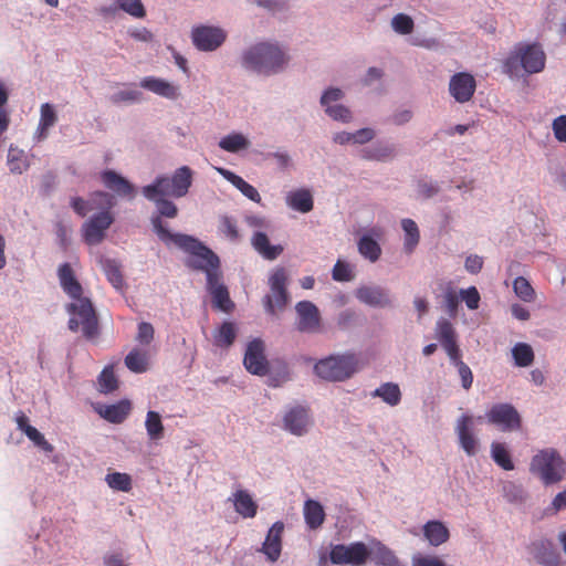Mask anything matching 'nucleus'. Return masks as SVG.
<instances>
[{
  "label": "nucleus",
  "mask_w": 566,
  "mask_h": 566,
  "mask_svg": "<svg viewBox=\"0 0 566 566\" xmlns=\"http://www.w3.org/2000/svg\"><path fill=\"white\" fill-rule=\"evenodd\" d=\"M237 181L238 184L234 187L239 189L242 192V195H244L247 198L256 203L261 202V196L255 187L247 182L243 178Z\"/></svg>",
  "instance_id": "nucleus-60"
},
{
  "label": "nucleus",
  "mask_w": 566,
  "mask_h": 566,
  "mask_svg": "<svg viewBox=\"0 0 566 566\" xmlns=\"http://www.w3.org/2000/svg\"><path fill=\"white\" fill-rule=\"evenodd\" d=\"M284 429L294 436H303L311 424L308 409L303 406L292 407L283 418Z\"/></svg>",
  "instance_id": "nucleus-18"
},
{
  "label": "nucleus",
  "mask_w": 566,
  "mask_h": 566,
  "mask_svg": "<svg viewBox=\"0 0 566 566\" xmlns=\"http://www.w3.org/2000/svg\"><path fill=\"white\" fill-rule=\"evenodd\" d=\"M412 566H446L437 556L416 555L412 558Z\"/></svg>",
  "instance_id": "nucleus-64"
},
{
  "label": "nucleus",
  "mask_w": 566,
  "mask_h": 566,
  "mask_svg": "<svg viewBox=\"0 0 566 566\" xmlns=\"http://www.w3.org/2000/svg\"><path fill=\"white\" fill-rule=\"evenodd\" d=\"M139 85L153 92L154 94H157L161 97L168 98V99H177L179 96L178 88L169 83L166 80L158 78L155 76H146L144 77Z\"/></svg>",
  "instance_id": "nucleus-24"
},
{
  "label": "nucleus",
  "mask_w": 566,
  "mask_h": 566,
  "mask_svg": "<svg viewBox=\"0 0 566 566\" xmlns=\"http://www.w3.org/2000/svg\"><path fill=\"white\" fill-rule=\"evenodd\" d=\"M234 510L244 518H252L258 513V504L245 490H238L233 493L232 499Z\"/></svg>",
  "instance_id": "nucleus-26"
},
{
  "label": "nucleus",
  "mask_w": 566,
  "mask_h": 566,
  "mask_svg": "<svg viewBox=\"0 0 566 566\" xmlns=\"http://www.w3.org/2000/svg\"><path fill=\"white\" fill-rule=\"evenodd\" d=\"M75 302L67 306L72 315L69 321V328L77 332L81 327L83 335L92 339L98 334V322L92 302L87 297L80 296Z\"/></svg>",
  "instance_id": "nucleus-8"
},
{
  "label": "nucleus",
  "mask_w": 566,
  "mask_h": 566,
  "mask_svg": "<svg viewBox=\"0 0 566 566\" xmlns=\"http://www.w3.org/2000/svg\"><path fill=\"white\" fill-rule=\"evenodd\" d=\"M357 245L359 253L370 262H376L380 258L381 248L377 241L369 235L361 237Z\"/></svg>",
  "instance_id": "nucleus-40"
},
{
  "label": "nucleus",
  "mask_w": 566,
  "mask_h": 566,
  "mask_svg": "<svg viewBox=\"0 0 566 566\" xmlns=\"http://www.w3.org/2000/svg\"><path fill=\"white\" fill-rule=\"evenodd\" d=\"M552 129L558 142L566 143V115L556 117L553 120Z\"/></svg>",
  "instance_id": "nucleus-63"
},
{
  "label": "nucleus",
  "mask_w": 566,
  "mask_h": 566,
  "mask_svg": "<svg viewBox=\"0 0 566 566\" xmlns=\"http://www.w3.org/2000/svg\"><path fill=\"white\" fill-rule=\"evenodd\" d=\"M108 486L116 491L129 492L132 490V478L127 473H108L105 478Z\"/></svg>",
  "instance_id": "nucleus-49"
},
{
  "label": "nucleus",
  "mask_w": 566,
  "mask_h": 566,
  "mask_svg": "<svg viewBox=\"0 0 566 566\" xmlns=\"http://www.w3.org/2000/svg\"><path fill=\"white\" fill-rule=\"evenodd\" d=\"M101 417L112 423H122L130 411V403L127 400H122L114 405L102 406L97 409Z\"/></svg>",
  "instance_id": "nucleus-27"
},
{
  "label": "nucleus",
  "mask_w": 566,
  "mask_h": 566,
  "mask_svg": "<svg viewBox=\"0 0 566 566\" xmlns=\"http://www.w3.org/2000/svg\"><path fill=\"white\" fill-rule=\"evenodd\" d=\"M191 185L192 170L188 166H182L171 177H157L153 184L143 187L142 192L147 199H155L156 195L181 198L188 193Z\"/></svg>",
  "instance_id": "nucleus-4"
},
{
  "label": "nucleus",
  "mask_w": 566,
  "mask_h": 566,
  "mask_svg": "<svg viewBox=\"0 0 566 566\" xmlns=\"http://www.w3.org/2000/svg\"><path fill=\"white\" fill-rule=\"evenodd\" d=\"M423 535L433 546H439L449 539L450 533L440 521H429L423 526Z\"/></svg>",
  "instance_id": "nucleus-32"
},
{
  "label": "nucleus",
  "mask_w": 566,
  "mask_h": 566,
  "mask_svg": "<svg viewBox=\"0 0 566 566\" xmlns=\"http://www.w3.org/2000/svg\"><path fill=\"white\" fill-rule=\"evenodd\" d=\"M264 350V343L260 338H255L248 344L243 358V365L245 369L252 375H268L269 361L265 357Z\"/></svg>",
  "instance_id": "nucleus-12"
},
{
  "label": "nucleus",
  "mask_w": 566,
  "mask_h": 566,
  "mask_svg": "<svg viewBox=\"0 0 566 566\" xmlns=\"http://www.w3.org/2000/svg\"><path fill=\"white\" fill-rule=\"evenodd\" d=\"M491 455L493 461L503 470L511 471L514 469L511 454L503 443L493 442L491 446Z\"/></svg>",
  "instance_id": "nucleus-43"
},
{
  "label": "nucleus",
  "mask_w": 566,
  "mask_h": 566,
  "mask_svg": "<svg viewBox=\"0 0 566 566\" xmlns=\"http://www.w3.org/2000/svg\"><path fill=\"white\" fill-rule=\"evenodd\" d=\"M95 196L103 200V205L101 207L103 211L92 216L82 226V235L85 243L88 245H96L101 243L105 239L106 230L114 222V216L111 212V209L114 206L113 196L103 191H96Z\"/></svg>",
  "instance_id": "nucleus-6"
},
{
  "label": "nucleus",
  "mask_w": 566,
  "mask_h": 566,
  "mask_svg": "<svg viewBox=\"0 0 566 566\" xmlns=\"http://www.w3.org/2000/svg\"><path fill=\"white\" fill-rule=\"evenodd\" d=\"M401 226L406 232L405 248L408 252H411L419 242L420 235L418 226L411 219H403Z\"/></svg>",
  "instance_id": "nucleus-51"
},
{
  "label": "nucleus",
  "mask_w": 566,
  "mask_h": 566,
  "mask_svg": "<svg viewBox=\"0 0 566 566\" xmlns=\"http://www.w3.org/2000/svg\"><path fill=\"white\" fill-rule=\"evenodd\" d=\"M454 366L457 367L459 376L461 378L462 387L465 390H469L473 384V374L471 368L463 360H459L458 363L454 364Z\"/></svg>",
  "instance_id": "nucleus-57"
},
{
  "label": "nucleus",
  "mask_w": 566,
  "mask_h": 566,
  "mask_svg": "<svg viewBox=\"0 0 566 566\" xmlns=\"http://www.w3.org/2000/svg\"><path fill=\"white\" fill-rule=\"evenodd\" d=\"M545 60V53L538 44L520 43L506 57L503 67L510 75L517 74L520 67L530 74L538 73L544 69Z\"/></svg>",
  "instance_id": "nucleus-5"
},
{
  "label": "nucleus",
  "mask_w": 566,
  "mask_h": 566,
  "mask_svg": "<svg viewBox=\"0 0 566 566\" xmlns=\"http://www.w3.org/2000/svg\"><path fill=\"white\" fill-rule=\"evenodd\" d=\"M165 197H168L167 195H156L155 199H148L149 201H153L157 206L158 214H154L151 217V221L154 218H159L161 220V217L166 218H175L178 214V208L177 206L170 201L165 199Z\"/></svg>",
  "instance_id": "nucleus-48"
},
{
  "label": "nucleus",
  "mask_w": 566,
  "mask_h": 566,
  "mask_svg": "<svg viewBox=\"0 0 566 566\" xmlns=\"http://www.w3.org/2000/svg\"><path fill=\"white\" fill-rule=\"evenodd\" d=\"M476 90L474 76L468 72H459L451 76L449 93L458 103L469 102Z\"/></svg>",
  "instance_id": "nucleus-13"
},
{
  "label": "nucleus",
  "mask_w": 566,
  "mask_h": 566,
  "mask_svg": "<svg viewBox=\"0 0 566 566\" xmlns=\"http://www.w3.org/2000/svg\"><path fill=\"white\" fill-rule=\"evenodd\" d=\"M356 297L359 302L373 307H386L391 304L388 293L380 286H360L356 290Z\"/></svg>",
  "instance_id": "nucleus-21"
},
{
  "label": "nucleus",
  "mask_w": 566,
  "mask_h": 566,
  "mask_svg": "<svg viewBox=\"0 0 566 566\" xmlns=\"http://www.w3.org/2000/svg\"><path fill=\"white\" fill-rule=\"evenodd\" d=\"M56 120H57V116H56V112H55L54 107L49 103L42 104L41 109H40V122H39V126H38V133H39L40 139H43L48 136V130L52 126H54Z\"/></svg>",
  "instance_id": "nucleus-38"
},
{
  "label": "nucleus",
  "mask_w": 566,
  "mask_h": 566,
  "mask_svg": "<svg viewBox=\"0 0 566 566\" xmlns=\"http://www.w3.org/2000/svg\"><path fill=\"white\" fill-rule=\"evenodd\" d=\"M461 298L465 302L469 310H476L480 303V294L475 286H471L467 290H461Z\"/></svg>",
  "instance_id": "nucleus-58"
},
{
  "label": "nucleus",
  "mask_w": 566,
  "mask_h": 566,
  "mask_svg": "<svg viewBox=\"0 0 566 566\" xmlns=\"http://www.w3.org/2000/svg\"><path fill=\"white\" fill-rule=\"evenodd\" d=\"M437 336L441 346L447 352L451 363L454 365L461 359V350L457 344L455 331L452 324L447 319H440L437 323Z\"/></svg>",
  "instance_id": "nucleus-16"
},
{
  "label": "nucleus",
  "mask_w": 566,
  "mask_h": 566,
  "mask_svg": "<svg viewBox=\"0 0 566 566\" xmlns=\"http://www.w3.org/2000/svg\"><path fill=\"white\" fill-rule=\"evenodd\" d=\"M98 390L102 394H109L118 388V379L115 376L114 367L112 365L106 366L97 378Z\"/></svg>",
  "instance_id": "nucleus-44"
},
{
  "label": "nucleus",
  "mask_w": 566,
  "mask_h": 566,
  "mask_svg": "<svg viewBox=\"0 0 566 566\" xmlns=\"http://www.w3.org/2000/svg\"><path fill=\"white\" fill-rule=\"evenodd\" d=\"M154 327L150 323L143 322L138 325L136 339L143 345H148L154 339Z\"/></svg>",
  "instance_id": "nucleus-62"
},
{
  "label": "nucleus",
  "mask_w": 566,
  "mask_h": 566,
  "mask_svg": "<svg viewBox=\"0 0 566 566\" xmlns=\"http://www.w3.org/2000/svg\"><path fill=\"white\" fill-rule=\"evenodd\" d=\"M237 336V329L233 323L223 322L214 334V344L218 347H230Z\"/></svg>",
  "instance_id": "nucleus-41"
},
{
  "label": "nucleus",
  "mask_w": 566,
  "mask_h": 566,
  "mask_svg": "<svg viewBox=\"0 0 566 566\" xmlns=\"http://www.w3.org/2000/svg\"><path fill=\"white\" fill-rule=\"evenodd\" d=\"M490 424L503 432L517 431L522 427V417L516 408L507 402L494 403L485 413Z\"/></svg>",
  "instance_id": "nucleus-11"
},
{
  "label": "nucleus",
  "mask_w": 566,
  "mask_h": 566,
  "mask_svg": "<svg viewBox=\"0 0 566 566\" xmlns=\"http://www.w3.org/2000/svg\"><path fill=\"white\" fill-rule=\"evenodd\" d=\"M25 436L38 447L51 452L53 447L45 440L44 436L34 427L28 428Z\"/></svg>",
  "instance_id": "nucleus-61"
},
{
  "label": "nucleus",
  "mask_w": 566,
  "mask_h": 566,
  "mask_svg": "<svg viewBox=\"0 0 566 566\" xmlns=\"http://www.w3.org/2000/svg\"><path fill=\"white\" fill-rule=\"evenodd\" d=\"M392 29L399 34H410L413 30V20L405 13L396 14L391 20Z\"/></svg>",
  "instance_id": "nucleus-53"
},
{
  "label": "nucleus",
  "mask_w": 566,
  "mask_h": 566,
  "mask_svg": "<svg viewBox=\"0 0 566 566\" xmlns=\"http://www.w3.org/2000/svg\"><path fill=\"white\" fill-rule=\"evenodd\" d=\"M513 290L516 296L524 302H533L535 300V291L524 276H518L514 280Z\"/></svg>",
  "instance_id": "nucleus-50"
},
{
  "label": "nucleus",
  "mask_w": 566,
  "mask_h": 566,
  "mask_svg": "<svg viewBox=\"0 0 566 566\" xmlns=\"http://www.w3.org/2000/svg\"><path fill=\"white\" fill-rule=\"evenodd\" d=\"M142 98V93L137 90H123L112 95L111 101L114 104L138 102Z\"/></svg>",
  "instance_id": "nucleus-56"
},
{
  "label": "nucleus",
  "mask_w": 566,
  "mask_h": 566,
  "mask_svg": "<svg viewBox=\"0 0 566 566\" xmlns=\"http://www.w3.org/2000/svg\"><path fill=\"white\" fill-rule=\"evenodd\" d=\"M512 355L518 367H528L534 361L533 348L526 343H517L512 349Z\"/></svg>",
  "instance_id": "nucleus-46"
},
{
  "label": "nucleus",
  "mask_w": 566,
  "mask_h": 566,
  "mask_svg": "<svg viewBox=\"0 0 566 566\" xmlns=\"http://www.w3.org/2000/svg\"><path fill=\"white\" fill-rule=\"evenodd\" d=\"M103 268L107 276V280L111 282V284L115 289L120 290L124 285V277L122 275L118 264L113 260H106L104 262Z\"/></svg>",
  "instance_id": "nucleus-52"
},
{
  "label": "nucleus",
  "mask_w": 566,
  "mask_h": 566,
  "mask_svg": "<svg viewBox=\"0 0 566 566\" xmlns=\"http://www.w3.org/2000/svg\"><path fill=\"white\" fill-rule=\"evenodd\" d=\"M269 386L279 387L290 379L289 366L285 361H277L269 367Z\"/></svg>",
  "instance_id": "nucleus-47"
},
{
  "label": "nucleus",
  "mask_w": 566,
  "mask_h": 566,
  "mask_svg": "<svg viewBox=\"0 0 566 566\" xmlns=\"http://www.w3.org/2000/svg\"><path fill=\"white\" fill-rule=\"evenodd\" d=\"M289 57L275 43L260 42L249 48L242 55L244 67L270 75L283 70Z\"/></svg>",
  "instance_id": "nucleus-2"
},
{
  "label": "nucleus",
  "mask_w": 566,
  "mask_h": 566,
  "mask_svg": "<svg viewBox=\"0 0 566 566\" xmlns=\"http://www.w3.org/2000/svg\"><path fill=\"white\" fill-rule=\"evenodd\" d=\"M358 368V360L354 354L332 355L321 359L314 366L315 374L328 381H344L350 378Z\"/></svg>",
  "instance_id": "nucleus-7"
},
{
  "label": "nucleus",
  "mask_w": 566,
  "mask_h": 566,
  "mask_svg": "<svg viewBox=\"0 0 566 566\" xmlns=\"http://www.w3.org/2000/svg\"><path fill=\"white\" fill-rule=\"evenodd\" d=\"M7 164L12 174L20 175L29 168V160L24 150L12 145L8 150Z\"/></svg>",
  "instance_id": "nucleus-34"
},
{
  "label": "nucleus",
  "mask_w": 566,
  "mask_h": 566,
  "mask_svg": "<svg viewBox=\"0 0 566 566\" xmlns=\"http://www.w3.org/2000/svg\"><path fill=\"white\" fill-rule=\"evenodd\" d=\"M530 472L545 485L557 484L566 474V462L554 448L539 450L533 455Z\"/></svg>",
  "instance_id": "nucleus-3"
},
{
  "label": "nucleus",
  "mask_w": 566,
  "mask_h": 566,
  "mask_svg": "<svg viewBox=\"0 0 566 566\" xmlns=\"http://www.w3.org/2000/svg\"><path fill=\"white\" fill-rule=\"evenodd\" d=\"M286 205L298 212L307 213L313 210V197L310 190L298 189L286 196Z\"/></svg>",
  "instance_id": "nucleus-29"
},
{
  "label": "nucleus",
  "mask_w": 566,
  "mask_h": 566,
  "mask_svg": "<svg viewBox=\"0 0 566 566\" xmlns=\"http://www.w3.org/2000/svg\"><path fill=\"white\" fill-rule=\"evenodd\" d=\"M252 247L266 260H275L282 252L283 247L272 245L264 232H255L251 239Z\"/></svg>",
  "instance_id": "nucleus-28"
},
{
  "label": "nucleus",
  "mask_w": 566,
  "mask_h": 566,
  "mask_svg": "<svg viewBox=\"0 0 566 566\" xmlns=\"http://www.w3.org/2000/svg\"><path fill=\"white\" fill-rule=\"evenodd\" d=\"M283 532L284 523L281 521L275 522L270 527L262 544L261 552L266 556V559L272 563L276 562L281 556Z\"/></svg>",
  "instance_id": "nucleus-20"
},
{
  "label": "nucleus",
  "mask_w": 566,
  "mask_h": 566,
  "mask_svg": "<svg viewBox=\"0 0 566 566\" xmlns=\"http://www.w3.org/2000/svg\"><path fill=\"white\" fill-rule=\"evenodd\" d=\"M145 428L149 440L157 442L165 436L161 417L157 411L149 410L146 415Z\"/></svg>",
  "instance_id": "nucleus-36"
},
{
  "label": "nucleus",
  "mask_w": 566,
  "mask_h": 566,
  "mask_svg": "<svg viewBox=\"0 0 566 566\" xmlns=\"http://www.w3.org/2000/svg\"><path fill=\"white\" fill-rule=\"evenodd\" d=\"M535 559L545 566H560V554L549 539H539L532 544Z\"/></svg>",
  "instance_id": "nucleus-22"
},
{
  "label": "nucleus",
  "mask_w": 566,
  "mask_h": 566,
  "mask_svg": "<svg viewBox=\"0 0 566 566\" xmlns=\"http://www.w3.org/2000/svg\"><path fill=\"white\" fill-rule=\"evenodd\" d=\"M287 282V271L282 266L274 269L269 279L271 293L264 297V306L269 314L274 315L286 306L289 302Z\"/></svg>",
  "instance_id": "nucleus-9"
},
{
  "label": "nucleus",
  "mask_w": 566,
  "mask_h": 566,
  "mask_svg": "<svg viewBox=\"0 0 566 566\" xmlns=\"http://www.w3.org/2000/svg\"><path fill=\"white\" fill-rule=\"evenodd\" d=\"M298 319L296 323L300 332L315 333L319 331L321 316L316 305L310 301H301L295 306Z\"/></svg>",
  "instance_id": "nucleus-15"
},
{
  "label": "nucleus",
  "mask_w": 566,
  "mask_h": 566,
  "mask_svg": "<svg viewBox=\"0 0 566 566\" xmlns=\"http://www.w3.org/2000/svg\"><path fill=\"white\" fill-rule=\"evenodd\" d=\"M118 9L138 19L146 15L145 8L140 0H117L113 6L103 8L101 11L104 14H114Z\"/></svg>",
  "instance_id": "nucleus-31"
},
{
  "label": "nucleus",
  "mask_w": 566,
  "mask_h": 566,
  "mask_svg": "<svg viewBox=\"0 0 566 566\" xmlns=\"http://www.w3.org/2000/svg\"><path fill=\"white\" fill-rule=\"evenodd\" d=\"M192 42L201 51H213L226 40L224 32L219 28L198 27L192 30Z\"/></svg>",
  "instance_id": "nucleus-14"
},
{
  "label": "nucleus",
  "mask_w": 566,
  "mask_h": 566,
  "mask_svg": "<svg viewBox=\"0 0 566 566\" xmlns=\"http://www.w3.org/2000/svg\"><path fill=\"white\" fill-rule=\"evenodd\" d=\"M332 276L337 282H347L353 279V274L348 264L342 261H337L334 265Z\"/></svg>",
  "instance_id": "nucleus-59"
},
{
  "label": "nucleus",
  "mask_w": 566,
  "mask_h": 566,
  "mask_svg": "<svg viewBox=\"0 0 566 566\" xmlns=\"http://www.w3.org/2000/svg\"><path fill=\"white\" fill-rule=\"evenodd\" d=\"M102 205L103 200L99 197H96L95 192L88 200H84L80 197H74L71 200V207L80 217H85L90 211L101 208Z\"/></svg>",
  "instance_id": "nucleus-42"
},
{
  "label": "nucleus",
  "mask_w": 566,
  "mask_h": 566,
  "mask_svg": "<svg viewBox=\"0 0 566 566\" xmlns=\"http://www.w3.org/2000/svg\"><path fill=\"white\" fill-rule=\"evenodd\" d=\"M102 181L106 188L113 190L118 196L128 198H134L135 196L134 186L114 170H105L102 172Z\"/></svg>",
  "instance_id": "nucleus-23"
},
{
  "label": "nucleus",
  "mask_w": 566,
  "mask_h": 566,
  "mask_svg": "<svg viewBox=\"0 0 566 566\" xmlns=\"http://www.w3.org/2000/svg\"><path fill=\"white\" fill-rule=\"evenodd\" d=\"M370 559L376 566H399V559L395 553L379 541L374 542V546L370 549Z\"/></svg>",
  "instance_id": "nucleus-30"
},
{
  "label": "nucleus",
  "mask_w": 566,
  "mask_h": 566,
  "mask_svg": "<svg viewBox=\"0 0 566 566\" xmlns=\"http://www.w3.org/2000/svg\"><path fill=\"white\" fill-rule=\"evenodd\" d=\"M249 145V140L242 134L238 133L227 135L219 142L220 148L229 153H238L242 149H247Z\"/></svg>",
  "instance_id": "nucleus-45"
},
{
  "label": "nucleus",
  "mask_w": 566,
  "mask_h": 566,
  "mask_svg": "<svg viewBox=\"0 0 566 566\" xmlns=\"http://www.w3.org/2000/svg\"><path fill=\"white\" fill-rule=\"evenodd\" d=\"M304 518L311 530H317L325 521V512L319 502L307 500L304 504Z\"/></svg>",
  "instance_id": "nucleus-33"
},
{
  "label": "nucleus",
  "mask_w": 566,
  "mask_h": 566,
  "mask_svg": "<svg viewBox=\"0 0 566 566\" xmlns=\"http://www.w3.org/2000/svg\"><path fill=\"white\" fill-rule=\"evenodd\" d=\"M222 274H210L207 280V289L212 296L213 305L223 312H230L234 307L230 300L227 286L221 282Z\"/></svg>",
  "instance_id": "nucleus-19"
},
{
  "label": "nucleus",
  "mask_w": 566,
  "mask_h": 566,
  "mask_svg": "<svg viewBox=\"0 0 566 566\" xmlns=\"http://www.w3.org/2000/svg\"><path fill=\"white\" fill-rule=\"evenodd\" d=\"M125 365L133 373H145L148 369L147 352L138 348L132 349L125 357Z\"/></svg>",
  "instance_id": "nucleus-37"
},
{
  "label": "nucleus",
  "mask_w": 566,
  "mask_h": 566,
  "mask_svg": "<svg viewBox=\"0 0 566 566\" xmlns=\"http://www.w3.org/2000/svg\"><path fill=\"white\" fill-rule=\"evenodd\" d=\"M371 555L364 542H353L348 545H332L329 560L334 565L364 566Z\"/></svg>",
  "instance_id": "nucleus-10"
},
{
  "label": "nucleus",
  "mask_w": 566,
  "mask_h": 566,
  "mask_svg": "<svg viewBox=\"0 0 566 566\" xmlns=\"http://www.w3.org/2000/svg\"><path fill=\"white\" fill-rule=\"evenodd\" d=\"M443 305L447 313L451 317H455L459 307V295L450 284L447 286L443 293Z\"/></svg>",
  "instance_id": "nucleus-54"
},
{
  "label": "nucleus",
  "mask_w": 566,
  "mask_h": 566,
  "mask_svg": "<svg viewBox=\"0 0 566 566\" xmlns=\"http://www.w3.org/2000/svg\"><path fill=\"white\" fill-rule=\"evenodd\" d=\"M360 156L368 160L385 161L395 156V146L378 143L371 147L363 149L360 151Z\"/></svg>",
  "instance_id": "nucleus-35"
},
{
  "label": "nucleus",
  "mask_w": 566,
  "mask_h": 566,
  "mask_svg": "<svg viewBox=\"0 0 566 566\" xmlns=\"http://www.w3.org/2000/svg\"><path fill=\"white\" fill-rule=\"evenodd\" d=\"M374 397H379L389 406H397L401 400V391L397 384L385 382L380 385L374 392Z\"/></svg>",
  "instance_id": "nucleus-39"
},
{
  "label": "nucleus",
  "mask_w": 566,
  "mask_h": 566,
  "mask_svg": "<svg viewBox=\"0 0 566 566\" xmlns=\"http://www.w3.org/2000/svg\"><path fill=\"white\" fill-rule=\"evenodd\" d=\"M57 276L61 287L72 298H80L83 294V289L76 280L74 271L69 263H63L57 270Z\"/></svg>",
  "instance_id": "nucleus-25"
},
{
  "label": "nucleus",
  "mask_w": 566,
  "mask_h": 566,
  "mask_svg": "<svg viewBox=\"0 0 566 566\" xmlns=\"http://www.w3.org/2000/svg\"><path fill=\"white\" fill-rule=\"evenodd\" d=\"M153 229L166 245L175 244L189 254L186 261L188 268L205 272L207 279L210 274L221 272L218 255L198 239L188 234L171 233L159 218H154Z\"/></svg>",
  "instance_id": "nucleus-1"
},
{
  "label": "nucleus",
  "mask_w": 566,
  "mask_h": 566,
  "mask_svg": "<svg viewBox=\"0 0 566 566\" xmlns=\"http://www.w3.org/2000/svg\"><path fill=\"white\" fill-rule=\"evenodd\" d=\"M324 107H325V112L327 113V115L335 120L348 123L352 119L350 111L344 105L337 104V105H327Z\"/></svg>",
  "instance_id": "nucleus-55"
},
{
  "label": "nucleus",
  "mask_w": 566,
  "mask_h": 566,
  "mask_svg": "<svg viewBox=\"0 0 566 566\" xmlns=\"http://www.w3.org/2000/svg\"><path fill=\"white\" fill-rule=\"evenodd\" d=\"M473 418L469 415H462L457 422L455 431L459 438L460 447L469 455L473 457L479 450V441L473 432Z\"/></svg>",
  "instance_id": "nucleus-17"
}]
</instances>
